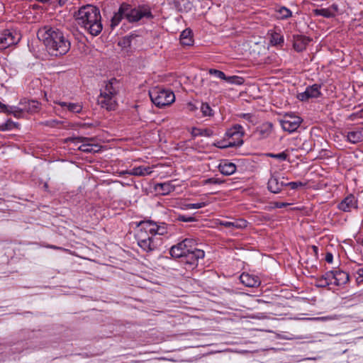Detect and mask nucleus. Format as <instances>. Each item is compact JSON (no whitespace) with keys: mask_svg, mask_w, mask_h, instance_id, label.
<instances>
[{"mask_svg":"<svg viewBox=\"0 0 363 363\" xmlns=\"http://www.w3.org/2000/svg\"><path fill=\"white\" fill-rule=\"evenodd\" d=\"M241 116L249 121H251V118L252 117V116L250 113H242Z\"/></svg>","mask_w":363,"mask_h":363,"instance_id":"864d4df0","label":"nucleus"},{"mask_svg":"<svg viewBox=\"0 0 363 363\" xmlns=\"http://www.w3.org/2000/svg\"><path fill=\"white\" fill-rule=\"evenodd\" d=\"M357 274L361 277V281H363V268H360L357 271Z\"/></svg>","mask_w":363,"mask_h":363,"instance_id":"6e6d98bb","label":"nucleus"},{"mask_svg":"<svg viewBox=\"0 0 363 363\" xmlns=\"http://www.w3.org/2000/svg\"><path fill=\"white\" fill-rule=\"evenodd\" d=\"M116 83V79H113L106 84V86L103 89H101V93L98 96L97 102L101 108H106L108 111L116 109L118 105L116 100L118 90L115 87V84Z\"/></svg>","mask_w":363,"mask_h":363,"instance_id":"7ed1b4c3","label":"nucleus"},{"mask_svg":"<svg viewBox=\"0 0 363 363\" xmlns=\"http://www.w3.org/2000/svg\"><path fill=\"white\" fill-rule=\"evenodd\" d=\"M272 131V125L271 124H267L263 125L259 127V128L257 130V133L259 134V138H264L268 137Z\"/></svg>","mask_w":363,"mask_h":363,"instance_id":"72a5a7b5","label":"nucleus"},{"mask_svg":"<svg viewBox=\"0 0 363 363\" xmlns=\"http://www.w3.org/2000/svg\"><path fill=\"white\" fill-rule=\"evenodd\" d=\"M351 120H354L356 118H363V108L357 113H354L350 116Z\"/></svg>","mask_w":363,"mask_h":363,"instance_id":"09e8293b","label":"nucleus"},{"mask_svg":"<svg viewBox=\"0 0 363 363\" xmlns=\"http://www.w3.org/2000/svg\"><path fill=\"white\" fill-rule=\"evenodd\" d=\"M229 141L225 147H240L243 144L244 130L242 125L236 124L228 129L225 133Z\"/></svg>","mask_w":363,"mask_h":363,"instance_id":"0eeeda50","label":"nucleus"},{"mask_svg":"<svg viewBox=\"0 0 363 363\" xmlns=\"http://www.w3.org/2000/svg\"><path fill=\"white\" fill-rule=\"evenodd\" d=\"M15 125H16V123L12 120L9 119L6 122L0 124V130L1 131L10 130H12Z\"/></svg>","mask_w":363,"mask_h":363,"instance_id":"4c0bfd02","label":"nucleus"},{"mask_svg":"<svg viewBox=\"0 0 363 363\" xmlns=\"http://www.w3.org/2000/svg\"><path fill=\"white\" fill-rule=\"evenodd\" d=\"M223 80L231 84L240 85L243 83V79L238 76L227 77L225 75V79H223Z\"/></svg>","mask_w":363,"mask_h":363,"instance_id":"e433bc0d","label":"nucleus"},{"mask_svg":"<svg viewBox=\"0 0 363 363\" xmlns=\"http://www.w3.org/2000/svg\"><path fill=\"white\" fill-rule=\"evenodd\" d=\"M128 9V4L123 3L122 4L118 11L116 12L111 19V28L113 30L116 26H118L120 22L122 21L123 18H125V11Z\"/></svg>","mask_w":363,"mask_h":363,"instance_id":"dca6fc26","label":"nucleus"},{"mask_svg":"<svg viewBox=\"0 0 363 363\" xmlns=\"http://www.w3.org/2000/svg\"><path fill=\"white\" fill-rule=\"evenodd\" d=\"M60 123L59 121L55 120L47 121L45 124L48 126L55 127L57 124Z\"/></svg>","mask_w":363,"mask_h":363,"instance_id":"3c124183","label":"nucleus"},{"mask_svg":"<svg viewBox=\"0 0 363 363\" xmlns=\"http://www.w3.org/2000/svg\"><path fill=\"white\" fill-rule=\"evenodd\" d=\"M9 106H7L6 104H2L1 101H0V108H1L2 111L4 112V113H6V110L8 109V107Z\"/></svg>","mask_w":363,"mask_h":363,"instance_id":"5fc2aeb1","label":"nucleus"},{"mask_svg":"<svg viewBox=\"0 0 363 363\" xmlns=\"http://www.w3.org/2000/svg\"><path fill=\"white\" fill-rule=\"evenodd\" d=\"M320 277L323 278V279L324 281H325L326 282H328V286L333 284V277H334L333 271H332V270L328 271Z\"/></svg>","mask_w":363,"mask_h":363,"instance_id":"79ce46f5","label":"nucleus"},{"mask_svg":"<svg viewBox=\"0 0 363 363\" xmlns=\"http://www.w3.org/2000/svg\"><path fill=\"white\" fill-rule=\"evenodd\" d=\"M21 106H23L27 113L36 112L40 108V104L37 101H25L24 102H20Z\"/></svg>","mask_w":363,"mask_h":363,"instance_id":"c85d7f7f","label":"nucleus"},{"mask_svg":"<svg viewBox=\"0 0 363 363\" xmlns=\"http://www.w3.org/2000/svg\"><path fill=\"white\" fill-rule=\"evenodd\" d=\"M285 183L279 182V178L275 175H272L267 183V188L269 191L274 194H278L281 191Z\"/></svg>","mask_w":363,"mask_h":363,"instance_id":"aec40b11","label":"nucleus"},{"mask_svg":"<svg viewBox=\"0 0 363 363\" xmlns=\"http://www.w3.org/2000/svg\"><path fill=\"white\" fill-rule=\"evenodd\" d=\"M151 101L158 107L170 105L175 100V96L172 91L160 87H155L149 91Z\"/></svg>","mask_w":363,"mask_h":363,"instance_id":"39448f33","label":"nucleus"},{"mask_svg":"<svg viewBox=\"0 0 363 363\" xmlns=\"http://www.w3.org/2000/svg\"><path fill=\"white\" fill-rule=\"evenodd\" d=\"M125 18L129 22L133 23L138 22L144 18L152 19L153 18V15L148 6L132 9L131 6L128 4V9L125 11Z\"/></svg>","mask_w":363,"mask_h":363,"instance_id":"423d86ee","label":"nucleus"},{"mask_svg":"<svg viewBox=\"0 0 363 363\" xmlns=\"http://www.w3.org/2000/svg\"><path fill=\"white\" fill-rule=\"evenodd\" d=\"M347 138L351 143H357L363 140V125L347 134Z\"/></svg>","mask_w":363,"mask_h":363,"instance_id":"b1692460","label":"nucleus"},{"mask_svg":"<svg viewBox=\"0 0 363 363\" xmlns=\"http://www.w3.org/2000/svg\"><path fill=\"white\" fill-rule=\"evenodd\" d=\"M208 72L210 74L213 75L216 77L219 78L220 79L223 80V79H225V73L220 70L216 69H210Z\"/></svg>","mask_w":363,"mask_h":363,"instance_id":"37998d69","label":"nucleus"},{"mask_svg":"<svg viewBox=\"0 0 363 363\" xmlns=\"http://www.w3.org/2000/svg\"><path fill=\"white\" fill-rule=\"evenodd\" d=\"M66 0H60V4L61 5L64 4L65 3Z\"/></svg>","mask_w":363,"mask_h":363,"instance_id":"052dcab7","label":"nucleus"},{"mask_svg":"<svg viewBox=\"0 0 363 363\" xmlns=\"http://www.w3.org/2000/svg\"><path fill=\"white\" fill-rule=\"evenodd\" d=\"M284 35L279 33H273L270 37V43L273 46H281L284 44Z\"/></svg>","mask_w":363,"mask_h":363,"instance_id":"7c9ffc66","label":"nucleus"},{"mask_svg":"<svg viewBox=\"0 0 363 363\" xmlns=\"http://www.w3.org/2000/svg\"><path fill=\"white\" fill-rule=\"evenodd\" d=\"M201 111L203 116H211L213 115V110L207 103L201 104Z\"/></svg>","mask_w":363,"mask_h":363,"instance_id":"ea45409f","label":"nucleus"},{"mask_svg":"<svg viewBox=\"0 0 363 363\" xmlns=\"http://www.w3.org/2000/svg\"><path fill=\"white\" fill-rule=\"evenodd\" d=\"M333 259V256L331 253H327L325 255V261L328 263H331Z\"/></svg>","mask_w":363,"mask_h":363,"instance_id":"603ef678","label":"nucleus"},{"mask_svg":"<svg viewBox=\"0 0 363 363\" xmlns=\"http://www.w3.org/2000/svg\"><path fill=\"white\" fill-rule=\"evenodd\" d=\"M58 104L65 110L73 113H79L82 110V106L79 103L58 102Z\"/></svg>","mask_w":363,"mask_h":363,"instance_id":"bb28decb","label":"nucleus"},{"mask_svg":"<svg viewBox=\"0 0 363 363\" xmlns=\"http://www.w3.org/2000/svg\"><path fill=\"white\" fill-rule=\"evenodd\" d=\"M78 24L91 35L96 36L102 30L101 16L99 9L91 4L81 7L75 14Z\"/></svg>","mask_w":363,"mask_h":363,"instance_id":"f03ea898","label":"nucleus"},{"mask_svg":"<svg viewBox=\"0 0 363 363\" xmlns=\"http://www.w3.org/2000/svg\"><path fill=\"white\" fill-rule=\"evenodd\" d=\"M195 240L193 239L186 238L171 247L170 255L173 257L182 259L192 247L195 246Z\"/></svg>","mask_w":363,"mask_h":363,"instance_id":"9d476101","label":"nucleus"},{"mask_svg":"<svg viewBox=\"0 0 363 363\" xmlns=\"http://www.w3.org/2000/svg\"><path fill=\"white\" fill-rule=\"evenodd\" d=\"M205 252L202 250H199L192 247L188 252L181 259V262L186 265L189 269H194L197 267L199 260L203 259Z\"/></svg>","mask_w":363,"mask_h":363,"instance_id":"6e6552de","label":"nucleus"},{"mask_svg":"<svg viewBox=\"0 0 363 363\" xmlns=\"http://www.w3.org/2000/svg\"><path fill=\"white\" fill-rule=\"evenodd\" d=\"M191 30L186 29L181 33L180 41L182 45H191L193 43L192 38L191 35Z\"/></svg>","mask_w":363,"mask_h":363,"instance_id":"2f4dec72","label":"nucleus"},{"mask_svg":"<svg viewBox=\"0 0 363 363\" xmlns=\"http://www.w3.org/2000/svg\"><path fill=\"white\" fill-rule=\"evenodd\" d=\"M37 36L52 56L64 55L70 49L68 35L56 27L45 26L38 29Z\"/></svg>","mask_w":363,"mask_h":363,"instance_id":"f257e3e1","label":"nucleus"},{"mask_svg":"<svg viewBox=\"0 0 363 363\" xmlns=\"http://www.w3.org/2000/svg\"><path fill=\"white\" fill-rule=\"evenodd\" d=\"M89 140V138L84 137L69 138L67 139L68 141L72 142L74 144L82 143L81 145L78 147V149L82 152H96L94 147H97V145H94L92 144L86 143Z\"/></svg>","mask_w":363,"mask_h":363,"instance_id":"2eb2a0df","label":"nucleus"},{"mask_svg":"<svg viewBox=\"0 0 363 363\" xmlns=\"http://www.w3.org/2000/svg\"><path fill=\"white\" fill-rule=\"evenodd\" d=\"M320 86L317 84L308 86L303 92L298 94L297 98L300 101H306L309 99L318 98L320 95Z\"/></svg>","mask_w":363,"mask_h":363,"instance_id":"ddd939ff","label":"nucleus"},{"mask_svg":"<svg viewBox=\"0 0 363 363\" xmlns=\"http://www.w3.org/2000/svg\"><path fill=\"white\" fill-rule=\"evenodd\" d=\"M208 205V202L202 201L195 203H186L184 205V207L182 208L184 210H189V209H199L201 208H203Z\"/></svg>","mask_w":363,"mask_h":363,"instance_id":"c9c22d12","label":"nucleus"},{"mask_svg":"<svg viewBox=\"0 0 363 363\" xmlns=\"http://www.w3.org/2000/svg\"><path fill=\"white\" fill-rule=\"evenodd\" d=\"M266 155L269 157L274 158L279 161H285L288 158V154L286 152H282L278 154L267 153Z\"/></svg>","mask_w":363,"mask_h":363,"instance_id":"58836bf2","label":"nucleus"},{"mask_svg":"<svg viewBox=\"0 0 363 363\" xmlns=\"http://www.w3.org/2000/svg\"><path fill=\"white\" fill-rule=\"evenodd\" d=\"M333 284L336 286H341L347 283L350 279L349 274L340 269L333 271Z\"/></svg>","mask_w":363,"mask_h":363,"instance_id":"5701e85b","label":"nucleus"},{"mask_svg":"<svg viewBox=\"0 0 363 363\" xmlns=\"http://www.w3.org/2000/svg\"><path fill=\"white\" fill-rule=\"evenodd\" d=\"M284 339L285 340H295V339H300L299 337H295L294 336H289V335H286L283 337Z\"/></svg>","mask_w":363,"mask_h":363,"instance_id":"4d7b16f0","label":"nucleus"},{"mask_svg":"<svg viewBox=\"0 0 363 363\" xmlns=\"http://www.w3.org/2000/svg\"><path fill=\"white\" fill-rule=\"evenodd\" d=\"M223 183V181L216 177H211L206 179H204L202 182V184L203 185H208V184H221Z\"/></svg>","mask_w":363,"mask_h":363,"instance_id":"a19ab883","label":"nucleus"},{"mask_svg":"<svg viewBox=\"0 0 363 363\" xmlns=\"http://www.w3.org/2000/svg\"><path fill=\"white\" fill-rule=\"evenodd\" d=\"M138 228L148 230L154 237L157 235H162L167 233V226L164 223H157L150 220H141L138 223Z\"/></svg>","mask_w":363,"mask_h":363,"instance_id":"1a4fd4ad","label":"nucleus"},{"mask_svg":"<svg viewBox=\"0 0 363 363\" xmlns=\"http://www.w3.org/2000/svg\"><path fill=\"white\" fill-rule=\"evenodd\" d=\"M131 36H125L122 40H121L119 42V45H122V46H124V47H129L130 46V43H131Z\"/></svg>","mask_w":363,"mask_h":363,"instance_id":"de8ad7c7","label":"nucleus"},{"mask_svg":"<svg viewBox=\"0 0 363 363\" xmlns=\"http://www.w3.org/2000/svg\"><path fill=\"white\" fill-rule=\"evenodd\" d=\"M177 220L182 222H194L196 220V218L191 216L179 215Z\"/></svg>","mask_w":363,"mask_h":363,"instance_id":"a18cd8bd","label":"nucleus"},{"mask_svg":"<svg viewBox=\"0 0 363 363\" xmlns=\"http://www.w3.org/2000/svg\"><path fill=\"white\" fill-rule=\"evenodd\" d=\"M19 40V33L14 30H5L0 37V50H4L11 45L17 44Z\"/></svg>","mask_w":363,"mask_h":363,"instance_id":"9b49d317","label":"nucleus"},{"mask_svg":"<svg viewBox=\"0 0 363 363\" xmlns=\"http://www.w3.org/2000/svg\"><path fill=\"white\" fill-rule=\"evenodd\" d=\"M192 135L194 137H196V136L211 137L213 135V131L210 129L194 128L192 130Z\"/></svg>","mask_w":363,"mask_h":363,"instance_id":"f704fd0d","label":"nucleus"},{"mask_svg":"<svg viewBox=\"0 0 363 363\" xmlns=\"http://www.w3.org/2000/svg\"><path fill=\"white\" fill-rule=\"evenodd\" d=\"M177 11L180 12H188L192 8V4L189 0H178L174 1Z\"/></svg>","mask_w":363,"mask_h":363,"instance_id":"c756f323","label":"nucleus"},{"mask_svg":"<svg viewBox=\"0 0 363 363\" xmlns=\"http://www.w3.org/2000/svg\"><path fill=\"white\" fill-rule=\"evenodd\" d=\"M337 208L344 212H350L352 209L357 208V199L354 195L350 194L342 200Z\"/></svg>","mask_w":363,"mask_h":363,"instance_id":"4468645a","label":"nucleus"},{"mask_svg":"<svg viewBox=\"0 0 363 363\" xmlns=\"http://www.w3.org/2000/svg\"><path fill=\"white\" fill-rule=\"evenodd\" d=\"M47 247L48 248L54 249V250H62V247H57V246H55V245H48Z\"/></svg>","mask_w":363,"mask_h":363,"instance_id":"13d9d810","label":"nucleus"},{"mask_svg":"<svg viewBox=\"0 0 363 363\" xmlns=\"http://www.w3.org/2000/svg\"><path fill=\"white\" fill-rule=\"evenodd\" d=\"M240 279L241 283L247 287H257L261 283L258 277L248 273H242L240 277Z\"/></svg>","mask_w":363,"mask_h":363,"instance_id":"a211bd4d","label":"nucleus"},{"mask_svg":"<svg viewBox=\"0 0 363 363\" xmlns=\"http://www.w3.org/2000/svg\"><path fill=\"white\" fill-rule=\"evenodd\" d=\"M301 121L302 120L300 117L287 114L280 121V123L284 130L293 133L297 130Z\"/></svg>","mask_w":363,"mask_h":363,"instance_id":"f8f14e48","label":"nucleus"},{"mask_svg":"<svg viewBox=\"0 0 363 363\" xmlns=\"http://www.w3.org/2000/svg\"><path fill=\"white\" fill-rule=\"evenodd\" d=\"M277 12L278 18L281 20H286L292 16L291 11L285 6L280 7Z\"/></svg>","mask_w":363,"mask_h":363,"instance_id":"473e14b6","label":"nucleus"},{"mask_svg":"<svg viewBox=\"0 0 363 363\" xmlns=\"http://www.w3.org/2000/svg\"><path fill=\"white\" fill-rule=\"evenodd\" d=\"M306 184L301 182H291L289 183H285V186H289L291 189H296L299 187H303Z\"/></svg>","mask_w":363,"mask_h":363,"instance_id":"49530a36","label":"nucleus"},{"mask_svg":"<svg viewBox=\"0 0 363 363\" xmlns=\"http://www.w3.org/2000/svg\"><path fill=\"white\" fill-rule=\"evenodd\" d=\"M337 11V6L333 4L329 8L318 9L314 10V13L316 16H321L325 18H333L335 16V13Z\"/></svg>","mask_w":363,"mask_h":363,"instance_id":"393cba45","label":"nucleus"},{"mask_svg":"<svg viewBox=\"0 0 363 363\" xmlns=\"http://www.w3.org/2000/svg\"><path fill=\"white\" fill-rule=\"evenodd\" d=\"M314 285L318 288H325L328 286V282L324 281L321 277H316Z\"/></svg>","mask_w":363,"mask_h":363,"instance_id":"c03bdc74","label":"nucleus"},{"mask_svg":"<svg viewBox=\"0 0 363 363\" xmlns=\"http://www.w3.org/2000/svg\"><path fill=\"white\" fill-rule=\"evenodd\" d=\"M290 205V203H286V202H279V201H276V202H274L273 203V206L274 208H285L286 206H289Z\"/></svg>","mask_w":363,"mask_h":363,"instance_id":"8fccbe9b","label":"nucleus"},{"mask_svg":"<svg viewBox=\"0 0 363 363\" xmlns=\"http://www.w3.org/2000/svg\"><path fill=\"white\" fill-rule=\"evenodd\" d=\"M357 281L358 283H359V282H362V281H361V277H360L359 275H358V277H357Z\"/></svg>","mask_w":363,"mask_h":363,"instance_id":"bf43d9fd","label":"nucleus"},{"mask_svg":"<svg viewBox=\"0 0 363 363\" xmlns=\"http://www.w3.org/2000/svg\"><path fill=\"white\" fill-rule=\"evenodd\" d=\"M135 238L138 246L146 252L155 251L162 244L161 238L154 237L148 230L146 231L142 228H138Z\"/></svg>","mask_w":363,"mask_h":363,"instance_id":"20e7f679","label":"nucleus"},{"mask_svg":"<svg viewBox=\"0 0 363 363\" xmlns=\"http://www.w3.org/2000/svg\"><path fill=\"white\" fill-rule=\"evenodd\" d=\"M218 167L220 172L225 176L233 174L237 169L236 165L234 163L226 160L222 161Z\"/></svg>","mask_w":363,"mask_h":363,"instance_id":"4be33fe9","label":"nucleus"},{"mask_svg":"<svg viewBox=\"0 0 363 363\" xmlns=\"http://www.w3.org/2000/svg\"><path fill=\"white\" fill-rule=\"evenodd\" d=\"M26 109L23 106H9L6 110V113L13 115L15 118H21L24 116Z\"/></svg>","mask_w":363,"mask_h":363,"instance_id":"cd10ccee","label":"nucleus"},{"mask_svg":"<svg viewBox=\"0 0 363 363\" xmlns=\"http://www.w3.org/2000/svg\"><path fill=\"white\" fill-rule=\"evenodd\" d=\"M155 190L160 192L162 195H168L175 189L174 185L172 182L159 183L155 185Z\"/></svg>","mask_w":363,"mask_h":363,"instance_id":"a878e982","label":"nucleus"},{"mask_svg":"<svg viewBox=\"0 0 363 363\" xmlns=\"http://www.w3.org/2000/svg\"><path fill=\"white\" fill-rule=\"evenodd\" d=\"M310 41V38L306 36L301 35H294L293 47L296 51L302 52L306 48Z\"/></svg>","mask_w":363,"mask_h":363,"instance_id":"412c9836","label":"nucleus"},{"mask_svg":"<svg viewBox=\"0 0 363 363\" xmlns=\"http://www.w3.org/2000/svg\"><path fill=\"white\" fill-rule=\"evenodd\" d=\"M152 173V167L149 166L135 167L130 170H126L123 174H127L135 177H145Z\"/></svg>","mask_w":363,"mask_h":363,"instance_id":"f3484780","label":"nucleus"},{"mask_svg":"<svg viewBox=\"0 0 363 363\" xmlns=\"http://www.w3.org/2000/svg\"><path fill=\"white\" fill-rule=\"evenodd\" d=\"M218 225L231 229H242L247 227V222L245 219H237L234 221H225L218 220Z\"/></svg>","mask_w":363,"mask_h":363,"instance_id":"6ab92c4d","label":"nucleus"}]
</instances>
